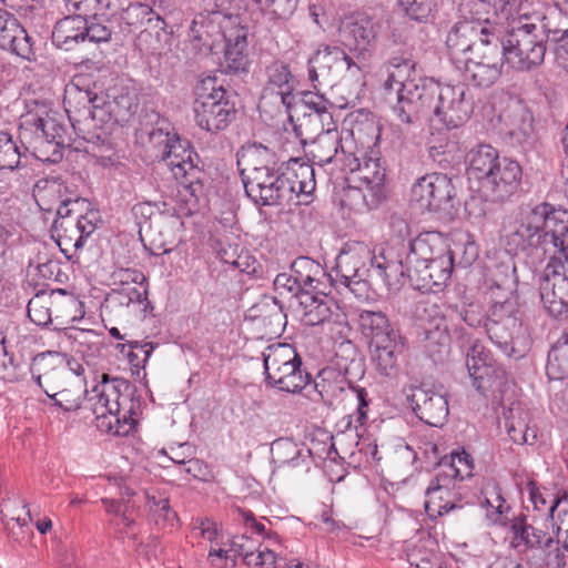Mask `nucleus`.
Wrapping results in <instances>:
<instances>
[{
	"instance_id": "f257e3e1",
	"label": "nucleus",
	"mask_w": 568,
	"mask_h": 568,
	"mask_svg": "<svg viewBox=\"0 0 568 568\" xmlns=\"http://www.w3.org/2000/svg\"><path fill=\"white\" fill-rule=\"evenodd\" d=\"M504 244L510 254L534 256L568 246V212L550 203L535 205L509 227H505Z\"/></svg>"
},
{
	"instance_id": "f03ea898",
	"label": "nucleus",
	"mask_w": 568,
	"mask_h": 568,
	"mask_svg": "<svg viewBox=\"0 0 568 568\" xmlns=\"http://www.w3.org/2000/svg\"><path fill=\"white\" fill-rule=\"evenodd\" d=\"M67 186L63 183L49 182L40 201L58 197L57 217L52 225L54 239L61 253L68 261H74L77 253L83 248L87 239L97 230V212L83 213L87 201L80 197L64 196Z\"/></svg>"
},
{
	"instance_id": "7ed1b4c3",
	"label": "nucleus",
	"mask_w": 568,
	"mask_h": 568,
	"mask_svg": "<svg viewBox=\"0 0 568 568\" xmlns=\"http://www.w3.org/2000/svg\"><path fill=\"white\" fill-rule=\"evenodd\" d=\"M130 389L131 384L128 381L102 375L101 383L93 388L97 402L92 410L99 429L116 436H125L134 428L135 405Z\"/></svg>"
},
{
	"instance_id": "20e7f679",
	"label": "nucleus",
	"mask_w": 568,
	"mask_h": 568,
	"mask_svg": "<svg viewBox=\"0 0 568 568\" xmlns=\"http://www.w3.org/2000/svg\"><path fill=\"white\" fill-rule=\"evenodd\" d=\"M520 26L500 36L503 55L506 62L518 71H530L539 67L545 59L549 39V22L546 16H532Z\"/></svg>"
},
{
	"instance_id": "39448f33",
	"label": "nucleus",
	"mask_w": 568,
	"mask_h": 568,
	"mask_svg": "<svg viewBox=\"0 0 568 568\" xmlns=\"http://www.w3.org/2000/svg\"><path fill=\"white\" fill-rule=\"evenodd\" d=\"M65 133V126L48 113H28L19 125V141L23 149L44 163L62 160L67 145Z\"/></svg>"
},
{
	"instance_id": "423d86ee",
	"label": "nucleus",
	"mask_w": 568,
	"mask_h": 568,
	"mask_svg": "<svg viewBox=\"0 0 568 568\" xmlns=\"http://www.w3.org/2000/svg\"><path fill=\"white\" fill-rule=\"evenodd\" d=\"M415 62L410 58L393 57V85L397 84V103L393 105V113L400 121L397 124V139L403 142L416 138L419 123V109L422 90L415 83Z\"/></svg>"
},
{
	"instance_id": "0eeeda50",
	"label": "nucleus",
	"mask_w": 568,
	"mask_h": 568,
	"mask_svg": "<svg viewBox=\"0 0 568 568\" xmlns=\"http://www.w3.org/2000/svg\"><path fill=\"white\" fill-rule=\"evenodd\" d=\"M265 381L268 385L287 393L301 392L311 375L302 369V359L288 344L271 345L263 353Z\"/></svg>"
},
{
	"instance_id": "6e6552de",
	"label": "nucleus",
	"mask_w": 568,
	"mask_h": 568,
	"mask_svg": "<svg viewBox=\"0 0 568 568\" xmlns=\"http://www.w3.org/2000/svg\"><path fill=\"white\" fill-rule=\"evenodd\" d=\"M489 339L507 356L523 357L524 353L516 346V335L521 331L517 304L514 300L496 302L484 321Z\"/></svg>"
},
{
	"instance_id": "1a4fd4ad",
	"label": "nucleus",
	"mask_w": 568,
	"mask_h": 568,
	"mask_svg": "<svg viewBox=\"0 0 568 568\" xmlns=\"http://www.w3.org/2000/svg\"><path fill=\"white\" fill-rule=\"evenodd\" d=\"M540 298L551 315L568 311V246L554 251L539 282Z\"/></svg>"
},
{
	"instance_id": "9d476101",
	"label": "nucleus",
	"mask_w": 568,
	"mask_h": 568,
	"mask_svg": "<svg viewBox=\"0 0 568 568\" xmlns=\"http://www.w3.org/2000/svg\"><path fill=\"white\" fill-rule=\"evenodd\" d=\"M160 161L171 170L173 176L181 185L179 196L185 204V214H193L200 209V201L204 196L203 171L199 168V155L189 152L180 155L160 158Z\"/></svg>"
},
{
	"instance_id": "9b49d317",
	"label": "nucleus",
	"mask_w": 568,
	"mask_h": 568,
	"mask_svg": "<svg viewBox=\"0 0 568 568\" xmlns=\"http://www.w3.org/2000/svg\"><path fill=\"white\" fill-rule=\"evenodd\" d=\"M352 79H359L362 73L352 57L338 47H325L308 60V80L313 88L333 87L343 72Z\"/></svg>"
},
{
	"instance_id": "f8f14e48",
	"label": "nucleus",
	"mask_w": 568,
	"mask_h": 568,
	"mask_svg": "<svg viewBox=\"0 0 568 568\" xmlns=\"http://www.w3.org/2000/svg\"><path fill=\"white\" fill-rule=\"evenodd\" d=\"M410 201L420 210L450 215L455 210L456 201L453 180L443 173L426 174L412 186Z\"/></svg>"
},
{
	"instance_id": "ddd939ff",
	"label": "nucleus",
	"mask_w": 568,
	"mask_h": 568,
	"mask_svg": "<svg viewBox=\"0 0 568 568\" xmlns=\"http://www.w3.org/2000/svg\"><path fill=\"white\" fill-rule=\"evenodd\" d=\"M84 98L91 104L89 110L91 119L100 122L106 120H113L116 123L128 122L139 108L136 94L123 87L114 85L101 95H91L85 91Z\"/></svg>"
},
{
	"instance_id": "4468645a",
	"label": "nucleus",
	"mask_w": 568,
	"mask_h": 568,
	"mask_svg": "<svg viewBox=\"0 0 568 568\" xmlns=\"http://www.w3.org/2000/svg\"><path fill=\"white\" fill-rule=\"evenodd\" d=\"M505 62L503 43L499 38L493 37L487 47L466 57L457 67L463 69L466 80L477 87L488 88L499 79Z\"/></svg>"
},
{
	"instance_id": "2eb2a0df",
	"label": "nucleus",
	"mask_w": 568,
	"mask_h": 568,
	"mask_svg": "<svg viewBox=\"0 0 568 568\" xmlns=\"http://www.w3.org/2000/svg\"><path fill=\"white\" fill-rule=\"evenodd\" d=\"M362 326L368 337L369 357L375 368L384 376L390 368V324L382 312L364 311L361 314Z\"/></svg>"
},
{
	"instance_id": "dca6fc26",
	"label": "nucleus",
	"mask_w": 568,
	"mask_h": 568,
	"mask_svg": "<svg viewBox=\"0 0 568 568\" xmlns=\"http://www.w3.org/2000/svg\"><path fill=\"white\" fill-rule=\"evenodd\" d=\"M467 92L464 84L439 87L433 122L437 121L447 130L464 124L473 112V101L466 97Z\"/></svg>"
},
{
	"instance_id": "f3484780",
	"label": "nucleus",
	"mask_w": 568,
	"mask_h": 568,
	"mask_svg": "<svg viewBox=\"0 0 568 568\" xmlns=\"http://www.w3.org/2000/svg\"><path fill=\"white\" fill-rule=\"evenodd\" d=\"M406 404L415 415L425 424L442 426L446 420L449 409L444 394L434 392L425 385L410 386L403 392Z\"/></svg>"
},
{
	"instance_id": "a211bd4d",
	"label": "nucleus",
	"mask_w": 568,
	"mask_h": 568,
	"mask_svg": "<svg viewBox=\"0 0 568 568\" xmlns=\"http://www.w3.org/2000/svg\"><path fill=\"white\" fill-rule=\"evenodd\" d=\"M243 185L247 197L257 206L290 203L288 183L284 181L283 163L274 170L262 172L258 178Z\"/></svg>"
},
{
	"instance_id": "6ab92c4d",
	"label": "nucleus",
	"mask_w": 568,
	"mask_h": 568,
	"mask_svg": "<svg viewBox=\"0 0 568 568\" xmlns=\"http://www.w3.org/2000/svg\"><path fill=\"white\" fill-rule=\"evenodd\" d=\"M33 365L41 372L36 376V382L42 387V379L48 385L59 387L61 382L75 381V378H84V366L75 358L69 357L67 354L59 352H47L37 355Z\"/></svg>"
},
{
	"instance_id": "aec40b11",
	"label": "nucleus",
	"mask_w": 568,
	"mask_h": 568,
	"mask_svg": "<svg viewBox=\"0 0 568 568\" xmlns=\"http://www.w3.org/2000/svg\"><path fill=\"white\" fill-rule=\"evenodd\" d=\"M496 38L493 32L486 29H478L477 26L458 20L449 30L446 38V45L450 59L459 64L466 57L480 51L490 40Z\"/></svg>"
},
{
	"instance_id": "412c9836",
	"label": "nucleus",
	"mask_w": 568,
	"mask_h": 568,
	"mask_svg": "<svg viewBox=\"0 0 568 568\" xmlns=\"http://www.w3.org/2000/svg\"><path fill=\"white\" fill-rule=\"evenodd\" d=\"M523 169L511 159L501 158L496 168L484 182L481 189L493 202H505L514 195L520 186Z\"/></svg>"
},
{
	"instance_id": "4be33fe9",
	"label": "nucleus",
	"mask_w": 568,
	"mask_h": 568,
	"mask_svg": "<svg viewBox=\"0 0 568 568\" xmlns=\"http://www.w3.org/2000/svg\"><path fill=\"white\" fill-rule=\"evenodd\" d=\"M230 98L229 92H221L219 98L194 104L196 124L211 133L225 130L236 115L235 103Z\"/></svg>"
},
{
	"instance_id": "5701e85b",
	"label": "nucleus",
	"mask_w": 568,
	"mask_h": 568,
	"mask_svg": "<svg viewBox=\"0 0 568 568\" xmlns=\"http://www.w3.org/2000/svg\"><path fill=\"white\" fill-rule=\"evenodd\" d=\"M265 74L267 81L263 90L262 101H264L267 95H274L285 108L290 120L294 122L292 108L295 101V95L293 94L295 79L291 72L290 65L280 60L273 61L265 68Z\"/></svg>"
},
{
	"instance_id": "b1692460",
	"label": "nucleus",
	"mask_w": 568,
	"mask_h": 568,
	"mask_svg": "<svg viewBox=\"0 0 568 568\" xmlns=\"http://www.w3.org/2000/svg\"><path fill=\"white\" fill-rule=\"evenodd\" d=\"M363 263L357 255L341 254L336 258V265L328 273V282L338 291H347L355 297L362 298L367 292V282L361 273Z\"/></svg>"
},
{
	"instance_id": "393cba45",
	"label": "nucleus",
	"mask_w": 568,
	"mask_h": 568,
	"mask_svg": "<svg viewBox=\"0 0 568 568\" xmlns=\"http://www.w3.org/2000/svg\"><path fill=\"white\" fill-rule=\"evenodd\" d=\"M237 166L243 184L258 178L261 173L280 166L276 153L261 143H252L237 152Z\"/></svg>"
},
{
	"instance_id": "a878e982",
	"label": "nucleus",
	"mask_w": 568,
	"mask_h": 568,
	"mask_svg": "<svg viewBox=\"0 0 568 568\" xmlns=\"http://www.w3.org/2000/svg\"><path fill=\"white\" fill-rule=\"evenodd\" d=\"M510 530L513 532L510 546L519 554L531 549H541L549 554L554 548L558 550V541L545 531L528 524L525 516L516 517L511 523Z\"/></svg>"
},
{
	"instance_id": "bb28decb",
	"label": "nucleus",
	"mask_w": 568,
	"mask_h": 568,
	"mask_svg": "<svg viewBox=\"0 0 568 568\" xmlns=\"http://www.w3.org/2000/svg\"><path fill=\"white\" fill-rule=\"evenodd\" d=\"M361 171V179L367 185L364 200L369 209H377L387 200L389 193L386 161L369 158Z\"/></svg>"
},
{
	"instance_id": "cd10ccee",
	"label": "nucleus",
	"mask_w": 568,
	"mask_h": 568,
	"mask_svg": "<svg viewBox=\"0 0 568 568\" xmlns=\"http://www.w3.org/2000/svg\"><path fill=\"white\" fill-rule=\"evenodd\" d=\"M0 48L23 59H30L32 54V44L27 31L12 14L2 9H0Z\"/></svg>"
},
{
	"instance_id": "c85d7f7f",
	"label": "nucleus",
	"mask_w": 568,
	"mask_h": 568,
	"mask_svg": "<svg viewBox=\"0 0 568 568\" xmlns=\"http://www.w3.org/2000/svg\"><path fill=\"white\" fill-rule=\"evenodd\" d=\"M284 181L288 183V200L298 199L301 195L310 196L315 191V172L311 164L292 158L283 163Z\"/></svg>"
},
{
	"instance_id": "c756f323",
	"label": "nucleus",
	"mask_w": 568,
	"mask_h": 568,
	"mask_svg": "<svg viewBox=\"0 0 568 568\" xmlns=\"http://www.w3.org/2000/svg\"><path fill=\"white\" fill-rule=\"evenodd\" d=\"M291 270L295 274L302 294L326 295L325 282H328V273L324 271L318 262L307 256H300L292 263Z\"/></svg>"
},
{
	"instance_id": "7c9ffc66",
	"label": "nucleus",
	"mask_w": 568,
	"mask_h": 568,
	"mask_svg": "<svg viewBox=\"0 0 568 568\" xmlns=\"http://www.w3.org/2000/svg\"><path fill=\"white\" fill-rule=\"evenodd\" d=\"M393 272L399 276L393 282V286L400 288L408 284L414 290H432V274L429 275L428 262L417 260L414 255H406L405 261L399 260Z\"/></svg>"
},
{
	"instance_id": "2f4dec72",
	"label": "nucleus",
	"mask_w": 568,
	"mask_h": 568,
	"mask_svg": "<svg viewBox=\"0 0 568 568\" xmlns=\"http://www.w3.org/2000/svg\"><path fill=\"white\" fill-rule=\"evenodd\" d=\"M459 20L466 21L478 29H486L500 39L504 28L493 19L491 3L489 0H460L458 4Z\"/></svg>"
},
{
	"instance_id": "473e14b6",
	"label": "nucleus",
	"mask_w": 568,
	"mask_h": 568,
	"mask_svg": "<svg viewBox=\"0 0 568 568\" xmlns=\"http://www.w3.org/2000/svg\"><path fill=\"white\" fill-rule=\"evenodd\" d=\"M49 389H44L47 396L53 400V406L60 408L64 413L77 412L88 393L85 378H75V381L61 382L59 387L49 385Z\"/></svg>"
},
{
	"instance_id": "72a5a7b5",
	"label": "nucleus",
	"mask_w": 568,
	"mask_h": 568,
	"mask_svg": "<svg viewBox=\"0 0 568 568\" xmlns=\"http://www.w3.org/2000/svg\"><path fill=\"white\" fill-rule=\"evenodd\" d=\"M339 40L342 44L351 51L364 52L374 38L372 22L364 18H348L342 22L339 30Z\"/></svg>"
},
{
	"instance_id": "f704fd0d",
	"label": "nucleus",
	"mask_w": 568,
	"mask_h": 568,
	"mask_svg": "<svg viewBox=\"0 0 568 568\" xmlns=\"http://www.w3.org/2000/svg\"><path fill=\"white\" fill-rule=\"evenodd\" d=\"M85 26L87 16L81 13H73L61 19L54 26L52 32L53 42L65 50L71 49L72 44L84 41Z\"/></svg>"
},
{
	"instance_id": "c9c22d12",
	"label": "nucleus",
	"mask_w": 568,
	"mask_h": 568,
	"mask_svg": "<svg viewBox=\"0 0 568 568\" xmlns=\"http://www.w3.org/2000/svg\"><path fill=\"white\" fill-rule=\"evenodd\" d=\"M469 376L473 379L474 387L483 395H487L488 393H504V388L508 382L507 372L497 363L480 365V368L471 371Z\"/></svg>"
},
{
	"instance_id": "e433bc0d",
	"label": "nucleus",
	"mask_w": 568,
	"mask_h": 568,
	"mask_svg": "<svg viewBox=\"0 0 568 568\" xmlns=\"http://www.w3.org/2000/svg\"><path fill=\"white\" fill-rule=\"evenodd\" d=\"M467 160L469 173L481 183L491 174L501 158L491 145L480 144L468 152Z\"/></svg>"
},
{
	"instance_id": "4c0bfd02",
	"label": "nucleus",
	"mask_w": 568,
	"mask_h": 568,
	"mask_svg": "<svg viewBox=\"0 0 568 568\" xmlns=\"http://www.w3.org/2000/svg\"><path fill=\"white\" fill-rule=\"evenodd\" d=\"M339 150L343 151L342 138L336 129L314 136L310 153L315 163L323 166L331 163Z\"/></svg>"
},
{
	"instance_id": "58836bf2",
	"label": "nucleus",
	"mask_w": 568,
	"mask_h": 568,
	"mask_svg": "<svg viewBox=\"0 0 568 568\" xmlns=\"http://www.w3.org/2000/svg\"><path fill=\"white\" fill-rule=\"evenodd\" d=\"M336 129L337 124L333 119V112L323 114H297L296 122L294 123V131L300 138L306 136L313 139L318 134Z\"/></svg>"
},
{
	"instance_id": "ea45409f",
	"label": "nucleus",
	"mask_w": 568,
	"mask_h": 568,
	"mask_svg": "<svg viewBox=\"0 0 568 568\" xmlns=\"http://www.w3.org/2000/svg\"><path fill=\"white\" fill-rule=\"evenodd\" d=\"M326 295L315 293H303L300 305L304 308V322L315 326L328 321L332 316V308Z\"/></svg>"
},
{
	"instance_id": "a19ab883",
	"label": "nucleus",
	"mask_w": 568,
	"mask_h": 568,
	"mask_svg": "<svg viewBox=\"0 0 568 568\" xmlns=\"http://www.w3.org/2000/svg\"><path fill=\"white\" fill-rule=\"evenodd\" d=\"M547 376L550 379L562 381L568 378V335H562L548 352Z\"/></svg>"
},
{
	"instance_id": "79ce46f5",
	"label": "nucleus",
	"mask_w": 568,
	"mask_h": 568,
	"mask_svg": "<svg viewBox=\"0 0 568 568\" xmlns=\"http://www.w3.org/2000/svg\"><path fill=\"white\" fill-rule=\"evenodd\" d=\"M246 47V37L244 34L236 36L233 41H227L224 51V64L227 71L234 73L246 71L248 64Z\"/></svg>"
},
{
	"instance_id": "37998d69",
	"label": "nucleus",
	"mask_w": 568,
	"mask_h": 568,
	"mask_svg": "<svg viewBox=\"0 0 568 568\" xmlns=\"http://www.w3.org/2000/svg\"><path fill=\"white\" fill-rule=\"evenodd\" d=\"M121 20L135 29L143 27L145 23L151 24L153 20L156 21L154 27H158L159 22L164 23L160 14L155 13L149 4L142 2L130 3L122 11Z\"/></svg>"
},
{
	"instance_id": "c03bdc74",
	"label": "nucleus",
	"mask_w": 568,
	"mask_h": 568,
	"mask_svg": "<svg viewBox=\"0 0 568 568\" xmlns=\"http://www.w3.org/2000/svg\"><path fill=\"white\" fill-rule=\"evenodd\" d=\"M525 413L519 407H510L507 413L504 414V427L509 438L516 444H525L529 442V427L527 425Z\"/></svg>"
},
{
	"instance_id": "a18cd8bd",
	"label": "nucleus",
	"mask_w": 568,
	"mask_h": 568,
	"mask_svg": "<svg viewBox=\"0 0 568 568\" xmlns=\"http://www.w3.org/2000/svg\"><path fill=\"white\" fill-rule=\"evenodd\" d=\"M335 109L333 102L327 100L323 94L312 91H305L302 93L300 103L293 104L292 111L297 114H323L332 113Z\"/></svg>"
},
{
	"instance_id": "49530a36",
	"label": "nucleus",
	"mask_w": 568,
	"mask_h": 568,
	"mask_svg": "<svg viewBox=\"0 0 568 568\" xmlns=\"http://www.w3.org/2000/svg\"><path fill=\"white\" fill-rule=\"evenodd\" d=\"M233 549L241 556L244 562L252 568H275L276 555L267 547H258L256 551L246 550L236 540L232 542Z\"/></svg>"
},
{
	"instance_id": "de8ad7c7",
	"label": "nucleus",
	"mask_w": 568,
	"mask_h": 568,
	"mask_svg": "<svg viewBox=\"0 0 568 568\" xmlns=\"http://www.w3.org/2000/svg\"><path fill=\"white\" fill-rule=\"evenodd\" d=\"M428 271L429 275L432 274V288L443 285L450 277L453 271L450 251L438 247L436 257L428 262Z\"/></svg>"
},
{
	"instance_id": "09e8293b",
	"label": "nucleus",
	"mask_w": 568,
	"mask_h": 568,
	"mask_svg": "<svg viewBox=\"0 0 568 568\" xmlns=\"http://www.w3.org/2000/svg\"><path fill=\"white\" fill-rule=\"evenodd\" d=\"M433 10V0H397L396 14L416 22H425Z\"/></svg>"
},
{
	"instance_id": "8fccbe9b",
	"label": "nucleus",
	"mask_w": 568,
	"mask_h": 568,
	"mask_svg": "<svg viewBox=\"0 0 568 568\" xmlns=\"http://www.w3.org/2000/svg\"><path fill=\"white\" fill-rule=\"evenodd\" d=\"M450 474H438L434 479H432L429 486L426 489L427 500L425 501V509L427 513H430V505L436 504V498L438 493H450V485L453 478L460 476V469L455 466L454 460L449 464Z\"/></svg>"
},
{
	"instance_id": "3c124183",
	"label": "nucleus",
	"mask_w": 568,
	"mask_h": 568,
	"mask_svg": "<svg viewBox=\"0 0 568 568\" xmlns=\"http://www.w3.org/2000/svg\"><path fill=\"white\" fill-rule=\"evenodd\" d=\"M22 152L17 141L8 132H0V169L16 170L19 168Z\"/></svg>"
},
{
	"instance_id": "603ef678",
	"label": "nucleus",
	"mask_w": 568,
	"mask_h": 568,
	"mask_svg": "<svg viewBox=\"0 0 568 568\" xmlns=\"http://www.w3.org/2000/svg\"><path fill=\"white\" fill-rule=\"evenodd\" d=\"M148 506L152 520L160 528L174 527L178 516L170 507L168 498L156 499L154 496L148 498Z\"/></svg>"
},
{
	"instance_id": "864d4df0",
	"label": "nucleus",
	"mask_w": 568,
	"mask_h": 568,
	"mask_svg": "<svg viewBox=\"0 0 568 568\" xmlns=\"http://www.w3.org/2000/svg\"><path fill=\"white\" fill-rule=\"evenodd\" d=\"M68 11L89 16L99 11L105 14L109 11H115L119 7V0H64Z\"/></svg>"
},
{
	"instance_id": "5fc2aeb1",
	"label": "nucleus",
	"mask_w": 568,
	"mask_h": 568,
	"mask_svg": "<svg viewBox=\"0 0 568 568\" xmlns=\"http://www.w3.org/2000/svg\"><path fill=\"white\" fill-rule=\"evenodd\" d=\"M437 242L440 247H444L443 241L436 233H426L425 235L417 236L414 241H409V252L407 255H414L417 260L429 262L436 257L432 243Z\"/></svg>"
},
{
	"instance_id": "6e6d98bb",
	"label": "nucleus",
	"mask_w": 568,
	"mask_h": 568,
	"mask_svg": "<svg viewBox=\"0 0 568 568\" xmlns=\"http://www.w3.org/2000/svg\"><path fill=\"white\" fill-rule=\"evenodd\" d=\"M52 301L45 295H36L28 303V316L31 322L38 326H47L52 322L51 317Z\"/></svg>"
},
{
	"instance_id": "4d7b16f0",
	"label": "nucleus",
	"mask_w": 568,
	"mask_h": 568,
	"mask_svg": "<svg viewBox=\"0 0 568 568\" xmlns=\"http://www.w3.org/2000/svg\"><path fill=\"white\" fill-rule=\"evenodd\" d=\"M99 16H101L99 11L92 12V16H87L84 41L101 43L111 40L112 28Z\"/></svg>"
},
{
	"instance_id": "13d9d810",
	"label": "nucleus",
	"mask_w": 568,
	"mask_h": 568,
	"mask_svg": "<svg viewBox=\"0 0 568 568\" xmlns=\"http://www.w3.org/2000/svg\"><path fill=\"white\" fill-rule=\"evenodd\" d=\"M405 556L409 565L416 568H440L437 556L428 551L424 544L407 546Z\"/></svg>"
},
{
	"instance_id": "bf43d9fd",
	"label": "nucleus",
	"mask_w": 568,
	"mask_h": 568,
	"mask_svg": "<svg viewBox=\"0 0 568 568\" xmlns=\"http://www.w3.org/2000/svg\"><path fill=\"white\" fill-rule=\"evenodd\" d=\"M196 99L194 104H200L201 101H210L221 95V92H227L222 85H217L215 77H205L201 79L195 85Z\"/></svg>"
},
{
	"instance_id": "052dcab7",
	"label": "nucleus",
	"mask_w": 568,
	"mask_h": 568,
	"mask_svg": "<svg viewBox=\"0 0 568 568\" xmlns=\"http://www.w3.org/2000/svg\"><path fill=\"white\" fill-rule=\"evenodd\" d=\"M495 363L496 361L490 357L489 352L478 341H475L467 352L466 366L469 374L471 371L480 368V365H491Z\"/></svg>"
},
{
	"instance_id": "680f3d73",
	"label": "nucleus",
	"mask_w": 568,
	"mask_h": 568,
	"mask_svg": "<svg viewBox=\"0 0 568 568\" xmlns=\"http://www.w3.org/2000/svg\"><path fill=\"white\" fill-rule=\"evenodd\" d=\"M126 353L129 363L134 367L144 366L153 352V344L150 342H131Z\"/></svg>"
},
{
	"instance_id": "e2e57ef3",
	"label": "nucleus",
	"mask_w": 568,
	"mask_h": 568,
	"mask_svg": "<svg viewBox=\"0 0 568 568\" xmlns=\"http://www.w3.org/2000/svg\"><path fill=\"white\" fill-rule=\"evenodd\" d=\"M256 2L268 9L276 18L286 19L294 13L300 0H256Z\"/></svg>"
},
{
	"instance_id": "0e129e2a",
	"label": "nucleus",
	"mask_w": 568,
	"mask_h": 568,
	"mask_svg": "<svg viewBox=\"0 0 568 568\" xmlns=\"http://www.w3.org/2000/svg\"><path fill=\"white\" fill-rule=\"evenodd\" d=\"M548 41L555 44V53L564 68L568 70V30L550 29Z\"/></svg>"
},
{
	"instance_id": "69168bd1",
	"label": "nucleus",
	"mask_w": 568,
	"mask_h": 568,
	"mask_svg": "<svg viewBox=\"0 0 568 568\" xmlns=\"http://www.w3.org/2000/svg\"><path fill=\"white\" fill-rule=\"evenodd\" d=\"M173 139V133L163 129H152L149 133L150 148L153 150L154 158L160 161V155L168 151Z\"/></svg>"
},
{
	"instance_id": "338daca9",
	"label": "nucleus",
	"mask_w": 568,
	"mask_h": 568,
	"mask_svg": "<svg viewBox=\"0 0 568 568\" xmlns=\"http://www.w3.org/2000/svg\"><path fill=\"white\" fill-rule=\"evenodd\" d=\"M274 288L281 295L284 293H288L294 297H297L298 301L302 298V291L297 284L295 274H286L281 273L274 280Z\"/></svg>"
},
{
	"instance_id": "774afa93",
	"label": "nucleus",
	"mask_w": 568,
	"mask_h": 568,
	"mask_svg": "<svg viewBox=\"0 0 568 568\" xmlns=\"http://www.w3.org/2000/svg\"><path fill=\"white\" fill-rule=\"evenodd\" d=\"M416 459V453L407 444H405L403 439H399L393 452V462L396 464V466L399 468L413 466Z\"/></svg>"
}]
</instances>
